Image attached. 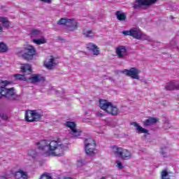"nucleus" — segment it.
<instances>
[{
  "label": "nucleus",
  "instance_id": "nucleus-35",
  "mask_svg": "<svg viewBox=\"0 0 179 179\" xmlns=\"http://www.w3.org/2000/svg\"><path fill=\"white\" fill-rule=\"evenodd\" d=\"M41 2H44L45 3H51V0H40Z\"/></svg>",
  "mask_w": 179,
  "mask_h": 179
},
{
  "label": "nucleus",
  "instance_id": "nucleus-21",
  "mask_svg": "<svg viewBox=\"0 0 179 179\" xmlns=\"http://www.w3.org/2000/svg\"><path fill=\"white\" fill-rule=\"evenodd\" d=\"M115 16L117 17V20H120V22H124V20H127V15L122 13L120 10L116 11Z\"/></svg>",
  "mask_w": 179,
  "mask_h": 179
},
{
  "label": "nucleus",
  "instance_id": "nucleus-1",
  "mask_svg": "<svg viewBox=\"0 0 179 179\" xmlns=\"http://www.w3.org/2000/svg\"><path fill=\"white\" fill-rule=\"evenodd\" d=\"M36 146H38L39 150H45L46 148H49V155L50 156L60 157L65 155L64 152L65 150V145L62 144V142L59 138H57V141H51L50 143L47 140H41L36 143Z\"/></svg>",
  "mask_w": 179,
  "mask_h": 179
},
{
  "label": "nucleus",
  "instance_id": "nucleus-22",
  "mask_svg": "<svg viewBox=\"0 0 179 179\" xmlns=\"http://www.w3.org/2000/svg\"><path fill=\"white\" fill-rule=\"evenodd\" d=\"M29 36L34 38H38V37H41L42 34L38 29H32L29 34Z\"/></svg>",
  "mask_w": 179,
  "mask_h": 179
},
{
  "label": "nucleus",
  "instance_id": "nucleus-24",
  "mask_svg": "<svg viewBox=\"0 0 179 179\" xmlns=\"http://www.w3.org/2000/svg\"><path fill=\"white\" fill-rule=\"evenodd\" d=\"M13 77L15 78V80H23L24 82H29L28 78L25 75L23 74H14Z\"/></svg>",
  "mask_w": 179,
  "mask_h": 179
},
{
  "label": "nucleus",
  "instance_id": "nucleus-4",
  "mask_svg": "<svg viewBox=\"0 0 179 179\" xmlns=\"http://www.w3.org/2000/svg\"><path fill=\"white\" fill-rule=\"evenodd\" d=\"M22 52V57L25 59V61H33L34 59V57L37 55V50H36V48L33 45H26L21 50Z\"/></svg>",
  "mask_w": 179,
  "mask_h": 179
},
{
  "label": "nucleus",
  "instance_id": "nucleus-12",
  "mask_svg": "<svg viewBox=\"0 0 179 179\" xmlns=\"http://www.w3.org/2000/svg\"><path fill=\"white\" fill-rule=\"evenodd\" d=\"M66 127H67V128H70L71 131V134L74 136V138H79V136H80V131H78L76 129V123H75V122H66Z\"/></svg>",
  "mask_w": 179,
  "mask_h": 179
},
{
  "label": "nucleus",
  "instance_id": "nucleus-11",
  "mask_svg": "<svg viewBox=\"0 0 179 179\" xmlns=\"http://www.w3.org/2000/svg\"><path fill=\"white\" fill-rule=\"evenodd\" d=\"M156 2H157V0H136L133 4V8L134 9H139L142 6H149L156 3Z\"/></svg>",
  "mask_w": 179,
  "mask_h": 179
},
{
  "label": "nucleus",
  "instance_id": "nucleus-16",
  "mask_svg": "<svg viewBox=\"0 0 179 179\" xmlns=\"http://www.w3.org/2000/svg\"><path fill=\"white\" fill-rule=\"evenodd\" d=\"M166 90H179V83L177 81H171L166 84Z\"/></svg>",
  "mask_w": 179,
  "mask_h": 179
},
{
  "label": "nucleus",
  "instance_id": "nucleus-5",
  "mask_svg": "<svg viewBox=\"0 0 179 179\" xmlns=\"http://www.w3.org/2000/svg\"><path fill=\"white\" fill-rule=\"evenodd\" d=\"M112 149L117 156H120L122 160H129L132 159V153L127 149L118 147L117 145L112 146Z\"/></svg>",
  "mask_w": 179,
  "mask_h": 179
},
{
  "label": "nucleus",
  "instance_id": "nucleus-18",
  "mask_svg": "<svg viewBox=\"0 0 179 179\" xmlns=\"http://www.w3.org/2000/svg\"><path fill=\"white\" fill-rule=\"evenodd\" d=\"M20 69L22 73H27V75H30V73L33 72V70L31 69V65L29 64H22Z\"/></svg>",
  "mask_w": 179,
  "mask_h": 179
},
{
  "label": "nucleus",
  "instance_id": "nucleus-30",
  "mask_svg": "<svg viewBox=\"0 0 179 179\" xmlns=\"http://www.w3.org/2000/svg\"><path fill=\"white\" fill-rule=\"evenodd\" d=\"M28 155H29L32 159L37 157V152L34 150H30L28 151Z\"/></svg>",
  "mask_w": 179,
  "mask_h": 179
},
{
  "label": "nucleus",
  "instance_id": "nucleus-8",
  "mask_svg": "<svg viewBox=\"0 0 179 179\" xmlns=\"http://www.w3.org/2000/svg\"><path fill=\"white\" fill-rule=\"evenodd\" d=\"M85 146V153L89 156H92L94 153L96 149V141L92 138H87L84 141Z\"/></svg>",
  "mask_w": 179,
  "mask_h": 179
},
{
  "label": "nucleus",
  "instance_id": "nucleus-10",
  "mask_svg": "<svg viewBox=\"0 0 179 179\" xmlns=\"http://www.w3.org/2000/svg\"><path fill=\"white\" fill-rule=\"evenodd\" d=\"M122 73H124L127 76H129V78H132V79H139V73H141V71L135 67H131L130 69H124L121 71Z\"/></svg>",
  "mask_w": 179,
  "mask_h": 179
},
{
  "label": "nucleus",
  "instance_id": "nucleus-37",
  "mask_svg": "<svg viewBox=\"0 0 179 179\" xmlns=\"http://www.w3.org/2000/svg\"><path fill=\"white\" fill-rule=\"evenodd\" d=\"M3 29L0 26V33H2Z\"/></svg>",
  "mask_w": 179,
  "mask_h": 179
},
{
  "label": "nucleus",
  "instance_id": "nucleus-2",
  "mask_svg": "<svg viewBox=\"0 0 179 179\" xmlns=\"http://www.w3.org/2000/svg\"><path fill=\"white\" fill-rule=\"evenodd\" d=\"M1 83L3 85L4 87H0V94L1 96L6 97L7 100H10V101H16V100H19V95L16 94V92H15V88H6V86H8V85H10L12 82L10 81H1Z\"/></svg>",
  "mask_w": 179,
  "mask_h": 179
},
{
  "label": "nucleus",
  "instance_id": "nucleus-9",
  "mask_svg": "<svg viewBox=\"0 0 179 179\" xmlns=\"http://www.w3.org/2000/svg\"><path fill=\"white\" fill-rule=\"evenodd\" d=\"M122 34L124 36H131V37L136 40H141L143 37V34L138 28H133L129 31H123Z\"/></svg>",
  "mask_w": 179,
  "mask_h": 179
},
{
  "label": "nucleus",
  "instance_id": "nucleus-28",
  "mask_svg": "<svg viewBox=\"0 0 179 179\" xmlns=\"http://www.w3.org/2000/svg\"><path fill=\"white\" fill-rule=\"evenodd\" d=\"M83 33L85 37H87V38L94 37V34L92 30H90V31L83 30Z\"/></svg>",
  "mask_w": 179,
  "mask_h": 179
},
{
  "label": "nucleus",
  "instance_id": "nucleus-14",
  "mask_svg": "<svg viewBox=\"0 0 179 179\" xmlns=\"http://www.w3.org/2000/svg\"><path fill=\"white\" fill-rule=\"evenodd\" d=\"M45 78L40 74H32L31 77L28 78V82L31 83H38L39 82H44Z\"/></svg>",
  "mask_w": 179,
  "mask_h": 179
},
{
  "label": "nucleus",
  "instance_id": "nucleus-20",
  "mask_svg": "<svg viewBox=\"0 0 179 179\" xmlns=\"http://www.w3.org/2000/svg\"><path fill=\"white\" fill-rule=\"evenodd\" d=\"M131 125L136 127V131H138V134H148V129L141 127L139 124L136 123V122H131Z\"/></svg>",
  "mask_w": 179,
  "mask_h": 179
},
{
  "label": "nucleus",
  "instance_id": "nucleus-6",
  "mask_svg": "<svg viewBox=\"0 0 179 179\" xmlns=\"http://www.w3.org/2000/svg\"><path fill=\"white\" fill-rule=\"evenodd\" d=\"M57 24L69 26V31H75L78 27H79V24L75 20H71L68 18H61Z\"/></svg>",
  "mask_w": 179,
  "mask_h": 179
},
{
  "label": "nucleus",
  "instance_id": "nucleus-31",
  "mask_svg": "<svg viewBox=\"0 0 179 179\" xmlns=\"http://www.w3.org/2000/svg\"><path fill=\"white\" fill-rule=\"evenodd\" d=\"M40 179H52V176L48 173H45L41 176Z\"/></svg>",
  "mask_w": 179,
  "mask_h": 179
},
{
  "label": "nucleus",
  "instance_id": "nucleus-27",
  "mask_svg": "<svg viewBox=\"0 0 179 179\" xmlns=\"http://www.w3.org/2000/svg\"><path fill=\"white\" fill-rule=\"evenodd\" d=\"M33 43L40 45L41 44H45L46 41L44 38H40L38 39H32Z\"/></svg>",
  "mask_w": 179,
  "mask_h": 179
},
{
  "label": "nucleus",
  "instance_id": "nucleus-7",
  "mask_svg": "<svg viewBox=\"0 0 179 179\" xmlns=\"http://www.w3.org/2000/svg\"><path fill=\"white\" fill-rule=\"evenodd\" d=\"M24 118L27 122H34L41 118V115L36 110H27L25 112Z\"/></svg>",
  "mask_w": 179,
  "mask_h": 179
},
{
  "label": "nucleus",
  "instance_id": "nucleus-33",
  "mask_svg": "<svg viewBox=\"0 0 179 179\" xmlns=\"http://www.w3.org/2000/svg\"><path fill=\"white\" fill-rule=\"evenodd\" d=\"M96 117H99L100 118H102V117H104V115L103 113H101V111H98L96 114Z\"/></svg>",
  "mask_w": 179,
  "mask_h": 179
},
{
  "label": "nucleus",
  "instance_id": "nucleus-13",
  "mask_svg": "<svg viewBox=\"0 0 179 179\" xmlns=\"http://www.w3.org/2000/svg\"><path fill=\"white\" fill-rule=\"evenodd\" d=\"M116 55L118 58L122 59L125 58L128 55V49L124 45H120L116 48Z\"/></svg>",
  "mask_w": 179,
  "mask_h": 179
},
{
  "label": "nucleus",
  "instance_id": "nucleus-38",
  "mask_svg": "<svg viewBox=\"0 0 179 179\" xmlns=\"http://www.w3.org/2000/svg\"><path fill=\"white\" fill-rule=\"evenodd\" d=\"M161 154H162V155H165L166 152H164L162 151V152H161Z\"/></svg>",
  "mask_w": 179,
  "mask_h": 179
},
{
  "label": "nucleus",
  "instance_id": "nucleus-29",
  "mask_svg": "<svg viewBox=\"0 0 179 179\" xmlns=\"http://www.w3.org/2000/svg\"><path fill=\"white\" fill-rule=\"evenodd\" d=\"M8 46L3 43H0V52H7Z\"/></svg>",
  "mask_w": 179,
  "mask_h": 179
},
{
  "label": "nucleus",
  "instance_id": "nucleus-3",
  "mask_svg": "<svg viewBox=\"0 0 179 179\" xmlns=\"http://www.w3.org/2000/svg\"><path fill=\"white\" fill-rule=\"evenodd\" d=\"M99 108L101 110L105 111L110 115H118L120 114V109L113 104V103L106 99H99Z\"/></svg>",
  "mask_w": 179,
  "mask_h": 179
},
{
  "label": "nucleus",
  "instance_id": "nucleus-25",
  "mask_svg": "<svg viewBox=\"0 0 179 179\" xmlns=\"http://www.w3.org/2000/svg\"><path fill=\"white\" fill-rule=\"evenodd\" d=\"M171 172H168L167 170L164 169L161 172V178L162 179H170V175Z\"/></svg>",
  "mask_w": 179,
  "mask_h": 179
},
{
  "label": "nucleus",
  "instance_id": "nucleus-15",
  "mask_svg": "<svg viewBox=\"0 0 179 179\" xmlns=\"http://www.w3.org/2000/svg\"><path fill=\"white\" fill-rule=\"evenodd\" d=\"M57 64L55 63V59L54 57L51 56L50 59H47L44 62V66L48 69H52L53 66H55Z\"/></svg>",
  "mask_w": 179,
  "mask_h": 179
},
{
  "label": "nucleus",
  "instance_id": "nucleus-23",
  "mask_svg": "<svg viewBox=\"0 0 179 179\" xmlns=\"http://www.w3.org/2000/svg\"><path fill=\"white\" fill-rule=\"evenodd\" d=\"M157 122V118L156 117H150L144 121L143 124L145 127H149V125H152L153 124H156Z\"/></svg>",
  "mask_w": 179,
  "mask_h": 179
},
{
  "label": "nucleus",
  "instance_id": "nucleus-17",
  "mask_svg": "<svg viewBox=\"0 0 179 179\" xmlns=\"http://www.w3.org/2000/svg\"><path fill=\"white\" fill-rule=\"evenodd\" d=\"M87 48L89 50V51H92L94 55H99L100 54L99 47L92 43L87 44Z\"/></svg>",
  "mask_w": 179,
  "mask_h": 179
},
{
  "label": "nucleus",
  "instance_id": "nucleus-36",
  "mask_svg": "<svg viewBox=\"0 0 179 179\" xmlns=\"http://www.w3.org/2000/svg\"><path fill=\"white\" fill-rule=\"evenodd\" d=\"M0 179H8V178H6V177H5V176H1Z\"/></svg>",
  "mask_w": 179,
  "mask_h": 179
},
{
  "label": "nucleus",
  "instance_id": "nucleus-19",
  "mask_svg": "<svg viewBox=\"0 0 179 179\" xmlns=\"http://www.w3.org/2000/svg\"><path fill=\"white\" fill-rule=\"evenodd\" d=\"M14 178L15 179H29L27 173L22 171L21 169L14 173Z\"/></svg>",
  "mask_w": 179,
  "mask_h": 179
},
{
  "label": "nucleus",
  "instance_id": "nucleus-39",
  "mask_svg": "<svg viewBox=\"0 0 179 179\" xmlns=\"http://www.w3.org/2000/svg\"><path fill=\"white\" fill-rule=\"evenodd\" d=\"M0 99H1V96H0Z\"/></svg>",
  "mask_w": 179,
  "mask_h": 179
},
{
  "label": "nucleus",
  "instance_id": "nucleus-32",
  "mask_svg": "<svg viewBox=\"0 0 179 179\" xmlns=\"http://www.w3.org/2000/svg\"><path fill=\"white\" fill-rule=\"evenodd\" d=\"M116 164L117 167H118V169H120V170H122V169H124V166H122V162L120 161H116Z\"/></svg>",
  "mask_w": 179,
  "mask_h": 179
},
{
  "label": "nucleus",
  "instance_id": "nucleus-26",
  "mask_svg": "<svg viewBox=\"0 0 179 179\" xmlns=\"http://www.w3.org/2000/svg\"><path fill=\"white\" fill-rule=\"evenodd\" d=\"M0 22L3 24L4 27L8 29L10 26V22L8 20V18L0 17Z\"/></svg>",
  "mask_w": 179,
  "mask_h": 179
},
{
  "label": "nucleus",
  "instance_id": "nucleus-34",
  "mask_svg": "<svg viewBox=\"0 0 179 179\" xmlns=\"http://www.w3.org/2000/svg\"><path fill=\"white\" fill-rule=\"evenodd\" d=\"M0 117L2 120H8V115L6 114L1 113Z\"/></svg>",
  "mask_w": 179,
  "mask_h": 179
}]
</instances>
